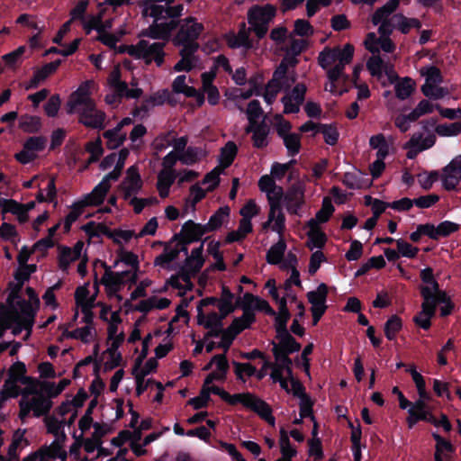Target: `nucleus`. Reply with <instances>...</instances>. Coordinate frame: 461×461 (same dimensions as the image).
<instances>
[{
	"mask_svg": "<svg viewBox=\"0 0 461 461\" xmlns=\"http://www.w3.org/2000/svg\"><path fill=\"white\" fill-rule=\"evenodd\" d=\"M36 270L37 266L35 264L19 266L18 269L14 274V279L25 283Z\"/></svg>",
	"mask_w": 461,
	"mask_h": 461,
	"instance_id": "nucleus-58",
	"label": "nucleus"
},
{
	"mask_svg": "<svg viewBox=\"0 0 461 461\" xmlns=\"http://www.w3.org/2000/svg\"><path fill=\"white\" fill-rule=\"evenodd\" d=\"M41 121L39 116L23 114L19 119V128L27 133H35L40 131Z\"/></svg>",
	"mask_w": 461,
	"mask_h": 461,
	"instance_id": "nucleus-27",
	"label": "nucleus"
},
{
	"mask_svg": "<svg viewBox=\"0 0 461 461\" xmlns=\"http://www.w3.org/2000/svg\"><path fill=\"white\" fill-rule=\"evenodd\" d=\"M282 140L289 156L294 157L300 152L302 148L300 134L290 133L289 135L282 138Z\"/></svg>",
	"mask_w": 461,
	"mask_h": 461,
	"instance_id": "nucleus-32",
	"label": "nucleus"
},
{
	"mask_svg": "<svg viewBox=\"0 0 461 461\" xmlns=\"http://www.w3.org/2000/svg\"><path fill=\"white\" fill-rule=\"evenodd\" d=\"M393 21H396V27L403 34H407L411 28L420 29L422 25L419 19L407 18L402 14H394L393 16Z\"/></svg>",
	"mask_w": 461,
	"mask_h": 461,
	"instance_id": "nucleus-26",
	"label": "nucleus"
},
{
	"mask_svg": "<svg viewBox=\"0 0 461 461\" xmlns=\"http://www.w3.org/2000/svg\"><path fill=\"white\" fill-rule=\"evenodd\" d=\"M161 26L162 23L154 21L153 23L149 26V28L141 31L140 36L149 37L154 40L167 41V35L164 33V30Z\"/></svg>",
	"mask_w": 461,
	"mask_h": 461,
	"instance_id": "nucleus-36",
	"label": "nucleus"
},
{
	"mask_svg": "<svg viewBox=\"0 0 461 461\" xmlns=\"http://www.w3.org/2000/svg\"><path fill=\"white\" fill-rule=\"evenodd\" d=\"M230 209L229 206L220 207L209 219L206 224H203L207 232L214 231L221 227L225 219L230 216Z\"/></svg>",
	"mask_w": 461,
	"mask_h": 461,
	"instance_id": "nucleus-22",
	"label": "nucleus"
},
{
	"mask_svg": "<svg viewBox=\"0 0 461 461\" xmlns=\"http://www.w3.org/2000/svg\"><path fill=\"white\" fill-rule=\"evenodd\" d=\"M421 75L426 77V81L432 84H440L443 81L440 69L436 66H429L421 69Z\"/></svg>",
	"mask_w": 461,
	"mask_h": 461,
	"instance_id": "nucleus-54",
	"label": "nucleus"
},
{
	"mask_svg": "<svg viewBox=\"0 0 461 461\" xmlns=\"http://www.w3.org/2000/svg\"><path fill=\"white\" fill-rule=\"evenodd\" d=\"M89 238H99L101 235L113 240V243L121 244L120 240L114 237V232L109 227L104 223H95V221H89L83 225L81 228Z\"/></svg>",
	"mask_w": 461,
	"mask_h": 461,
	"instance_id": "nucleus-14",
	"label": "nucleus"
},
{
	"mask_svg": "<svg viewBox=\"0 0 461 461\" xmlns=\"http://www.w3.org/2000/svg\"><path fill=\"white\" fill-rule=\"evenodd\" d=\"M206 233L207 230L203 224L188 220L182 225L180 232L173 236V240L184 238L185 243H193L201 240L202 237Z\"/></svg>",
	"mask_w": 461,
	"mask_h": 461,
	"instance_id": "nucleus-10",
	"label": "nucleus"
},
{
	"mask_svg": "<svg viewBox=\"0 0 461 461\" xmlns=\"http://www.w3.org/2000/svg\"><path fill=\"white\" fill-rule=\"evenodd\" d=\"M260 398L251 393H241L230 394L227 392L223 400L230 405L242 404L245 408L254 411Z\"/></svg>",
	"mask_w": 461,
	"mask_h": 461,
	"instance_id": "nucleus-15",
	"label": "nucleus"
},
{
	"mask_svg": "<svg viewBox=\"0 0 461 461\" xmlns=\"http://www.w3.org/2000/svg\"><path fill=\"white\" fill-rule=\"evenodd\" d=\"M176 46H182V49L179 50V56L181 58L187 59L197 63L198 57L195 54L200 49V44L198 42H184L183 44Z\"/></svg>",
	"mask_w": 461,
	"mask_h": 461,
	"instance_id": "nucleus-41",
	"label": "nucleus"
},
{
	"mask_svg": "<svg viewBox=\"0 0 461 461\" xmlns=\"http://www.w3.org/2000/svg\"><path fill=\"white\" fill-rule=\"evenodd\" d=\"M254 322L242 316L234 318L230 325L224 329L222 339L218 343V348H223L225 352L229 350L235 338L244 330L250 328Z\"/></svg>",
	"mask_w": 461,
	"mask_h": 461,
	"instance_id": "nucleus-8",
	"label": "nucleus"
},
{
	"mask_svg": "<svg viewBox=\"0 0 461 461\" xmlns=\"http://www.w3.org/2000/svg\"><path fill=\"white\" fill-rule=\"evenodd\" d=\"M329 288L326 284L321 283L316 290L307 293L308 302L312 304L311 312L312 315V325H317L328 309L327 298Z\"/></svg>",
	"mask_w": 461,
	"mask_h": 461,
	"instance_id": "nucleus-4",
	"label": "nucleus"
},
{
	"mask_svg": "<svg viewBox=\"0 0 461 461\" xmlns=\"http://www.w3.org/2000/svg\"><path fill=\"white\" fill-rule=\"evenodd\" d=\"M334 211L335 208L331 203V200L329 197H324L322 200L321 208L316 212L315 216L321 223H325L330 220Z\"/></svg>",
	"mask_w": 461,
	"mask_h": 461,
	"instance_id": "nucleus-45",
	"label": "nucleus"
},
{
	"mask_svg": "<svg viewBox=\"0 0 461 461\" xmlns=\"http://www.w3.org/2000/svg\"><path fill=\"white\" fill-rule=\"evenodd\" d=\"M93 329V327L85 326L77 328L73 331H68V330H65V331L63 332V336H65L68 339H80L83 343H88V338L91 335V330Z\"/></svg>",
	"mask_w": 461,
	"mask_h": 461,
	"instance_id": "nucleus-48",
	"label": "nucleus"
},
{
	"mask_svg": "<svg viewBox=\"0 0 461 461\" xmlns=\"http://www.w3.org/2000/svg\"><path fill=\"white\" fill-rule=\"evenodd\" d=\"M276 338L279 340L276 343L271 341L272 353L274 357L282 356H290L301 350L302 345L291 335V333L276 335Z\"/></svg>",
	"mask_w": 461,
	"mask_h": 461,
	"instance_id": "nucleus-9",
	"label": "nucleus"
},
{
	"mask_svg": "<svg viewBox=\"0 0 461 461\" xmlns=\"http://www.w3.org/2000/svg\"><path fill=\"white\" fill-rule=\"evenodd\" d=\"M460 226L459 224L450 221H441L437 226V231H438V240L440 238H447L450 236L452 233L457 231L459 230Z\"/></svg>",
	"mask_w": 461,
	"mask_h": 461,
	"instance_id": "nucleus-56",
	"label": "nucleus"
},
{
	"mask_svg": "<svg viewBox=\"0 0 461 461\" xmlns=\"http://www.w3.org/2000/svg\"><path fill=\"white\" fill-rule=\"evenodd\" d=\"M305 188L300 183L293 184L285 194V205L290 214L301 215L300 211L305 203Z\"/></svg>",
	"mask_w": 461,
	"mask_h": 461,
	"instance_id": "nucleus-7",
	"label": "nucleus"
},
{
	"mask_svg": "<svg viewBox=\"0 0 461 461\" xmlns=\"http://www.w3.org/2000/svg\"><path fill=\"white\" fill-rule=\"evenodd\" d=\"M165 46L164 42L149 43L146 40H140L136 45L128 48V54L135 59H144L147 65L155 61L158 67H161L165 61Z\"/></svg>",
	"mask_w": 461,
	"mask_h": 461,
	"instance_id": "nucleus-3",
	"label": "nucleus"
},
{
	"mask_svg": "<svg viewBox=\"0 0 461 461\" xmlns=\"http://www.w3.org/2000/svg\"><path fill=\"white\" fill-rule=\"evenodd\" d=\"M21 383L26 385V388L23 393V397L27 394L38 395L39 393H41V392H40V388L42 381L32 376H26L23 377Z\"/></svg>",
	"mask_w": 461,
	"mask_h": 461,
	"instance_id": "nucleus-53",
	"label": "nucleus"
},
{
	"mask_svg": "<svg viewBox=\"0 0 461 461\" xmlns=\"http://www.w3.org/2000/svg\"><path fill=\"white\" fill-rule=\"evenodd\" d=\"M443 171L445 172V176L442 177V185L444 189L447 191L456 190L458 183L461 181V173L458 174L451 172L450 170L445 171V167L443 168Z\"/></svg>",
	"mask_w": 461,
	"mask_h": 461,
	"instance_id": "nucleus-51",
	"label": "nucleus"
},
{
	"mask_svg": "<svg viewBox=\"0 0 461 461\" xmlns=\"http://www.w3.org/2000/svg\"><path fill=\"white\" fill-rule=\"evenodd\" d=\"M431 435L436 441L435 453L442 455L443 451L454 452L455 447L449 440L436 432H433Z\"/></svg>",
	"mask_w": 461,
	"mask_h": 461,
	"instance_id": "nucleus-61",
	"label": "nucleus"
},
{
	"mask_svg": "<svg viewBox=\"0 0 461 461\" xmlns=\"http://www.w3.org/2000/svg\"><path fill=\"white\" fill-rule=\"evenodd\" d=\"M221 169L219 167H216L204 176L203 184H210V185L207 187L208 192L213 191L219 185L221 181Z\"/></svg>",
	"mask_w": 461,
	"mask_h": 461,
	"instance_id": "nucleus-59",
	"label": "nucleus"
},
{
	"mask_svg": "<svg viewBox=\"0 0 461 461\" xmlns=\"http://www.w3.org/2000/svg\"><path fill=\"white\" fill-rule=\"evenodd\" d=\"M19 310L12 305V310L5 313H1L4 326L0 329V339L4 337L5 331L12 328V324L15 326L12 330L14 336L19 335L23 330L31 332L35 322L36 311L31 303L25 299L17 301Z\"/></svg>",
	"mask_w": 461,
	"mask_h": 461,
	"instance_id": "nucleus-1",
	"label": "nucleus"
},
{
	"mask_svg": "<svg viewBox=\"0 0 461 461\" xmlns=\"http://www.w3.org/2000/svg\"><path fill=\"white\" fill-rule=\"evenodd\" d=\"M384 67V60L378 55H373L366 62V68L373 77H381Z\"/></svg>",
	"mask_w": 461,
	"mask_h": 461,
	"instance_id": "nucleus-46",
	"label": "nucleus"
},
{
	"mask_svg": "<svg viewBox=\"0 0 461 461\" xmlns=\"http://www.w3.org/2000/svg\"><path fill=\"white\" fill-rule=\"evenodd\" d=\"M283 194H284L283 188L278 187V191L276 194V201H274V199L272 197H269L270 210H269V213H268V220L262 224V228L264 230L268 229L270 227L272 221L275 220L276 212H277V210L280 209V199L282 198Z\"/></svg>",
	"mask_w": 461,
	"mask_h": 461,
	"instance_id": "nucleus-40",
	"label": "nucleus"
},
{
	"mask_svg": "<svg viewBox=\"0 0 461 461\" xmlns=\"http://www.w3.org/2000/svg\"><path fill=\"white\" fill-rule=\"evenodd\" d=\"M409 416L406 422L409 429H412L419 421H426L430 424H435L436 417L431 411H415V409L408 410Z\"/></svg>",
	"mask_w": 461,
	"mask_h": 461,
	"instance_id": "nucleus-21",
	"label": "nucleus"
},
{
	"mask_svg": "<svg viewBox=\"0 0 461 461\" xmlns=\"http://www.w3.org/2000/svg\"><path fill=\"white\" fill-rule=\"evenodd\" d=\"M253 411L256 412L262 420H266L269 425L275 426L276 419L272 415V409L267 402L260 399Z\"/></svg>",
	"mask_w": 461,
	"mask_h": 461,
	"instance_id": "nucleus-39",
	"label": "nucleus"
},
{
	"mask_svg": "<svg viewBox=\"0 0 461 461\" xmlns=\"http://www.w3.org/2000/svg\"><path fill=\"white\" fill-rule=\"evenodd\" d=\"M176 174L172 171H160L158 176L157 189L161 198H166L169 194L171 185L175 183Z\"/></svg>",
	"mask_w": 461,
	"mask_h": 461,
	"instance_id": "nucleus-19",
	"label": "nucleus"
},
{
	"mask_svg": "<svg viewBox=\"0 0 461 461\" xmlns=\"http://www.w3.org/2000/svg\"><path fill=\"white\" fill-rule=\"evenodd\" d=\"M31 402L32 404L33 415L37 418L47 415L52 408V402L43 393L35 395Z\"/></svg>",
	"mask_w": 461,
	"mask_h": 461,
	"instance_id": "nucleus-20",
	"label": "nucleus"
},
{
	"mask_svg": "<svg viewBox=\"0 0 461 461\" xmlns=\"http://www.w3.org/2000/svg\"><path fill=\"white\" fill-rule=\"evenodd\" d=\"M422 139V135H412L411 138L404 144V149H409V150L406 153V157L409 159H414L418 153L420 152V141Z\"/></svg>",
	"mask_w": 461,
	"mask_h": 461,
	"instance_id": "nucleus-52",
	"label": "nucleus"
},
{
	"mask_svg": "<svg viewBox=\"0 0 461 461\" xmlns=\"http://www.w3.org/2000/svg\"><path fill=\"white\" fill-rule=\"evenodd\" d=\"M89 95V82H85L72 94V101L70 102L71 107L68 113L72 112L74 106L79 105L90 99Z\"/></svg>",
	"mask_w": 461,
	"mask_h": 461,
	"instance_id": "nucleus-35",
	"label": "nucleus"
},
{
	"mask_svg": "<svg viewBox=\"0 0 461 461\" xmlns=\"http://www.w3.org/2000/svg\"><path fill=\"white\" fill-rule=\"evenodd\" d=\"M276 15V7L271 4L265 5H253L248 11V23L251 26L252 32L261 40L267 32L269 23Z\"/></svg>",
	"mask_w": 461,
	"mask_h": 461,
	"instance_id": "nucleus-2",
	"label": "nucleus"
},
{
	"mask_svg": "<svg viewBox=\"0 0 461 461\" xmlns=\"http://www.w3.org/2000/svg\"><path fill=\"white\" fill-rule=\"evenodd\" d=\"M307 236L309 239L307 246L311 249H312L313 248L321 249L324 248L327 242V236L322 230L308 231Z\"/></svg>",
	"mask_w": 461,
	"mask_h": 461,
	"instance_id": "nucleus-43",
	"label": "nucleus"
},
{
	"mask_svg": "<svg viewBox=\"0 0 461 461\" xmlns=\"http://www.w3.org/2000/svg\"><path fill=\"white\" fill-rule=\"evenodd\" d=\"M319 133H321L324 141L330 146L337 144L339 133L335 124L319 123Z\"/></svg>",
	"mask_w": 461,
	"mask_h": 461,
	"instance_id": "nucleus-30",
	"label": "nucleus"
},
{
	"mask_svg": "<svg viewBox=\"0 0 461 461\" xmlns=\"http://www.w3.org/2000/svg\"><path fill=\"white\" fill-rule=\"evenodd\" d=\"M23 146L24 149L31 150L32 153L42 151L46 146V139L42 136L29 137Z\"/></svg>",
	"mask_w": 461,
	"mask_h": 461,
	"instance_id": "nucleus-55",
	"label": "nucleus"
},
{
	"mask_svg": "<svg viewBox=\"0 0 461 461\" xmlns=\"http://www.w3.org/2000/svg\"><path fill=\"white\" fill-rule=\"evenodd\" d=\"M105 113L103 111L95 113H79V122L91 129L102 130L104 128Z\"/></svg>",
	"mask_w": 461,
	"mask_h": 461,
	"instance_id": "nucleus-17",
	"label": "nucleus"
},
{
	"mask_svg": "<svg viewBox=\"0 0 461 461\" xmlns=\"http://www.w3.org/2000/svg\"><path fill=\"white\" fill-rule=\"evenodd\" d=\"M275 316V330L276 335L287 334L290 333L287 330V322L291 318L290 312H284L274 315Z\"/></svg>",
	"mask_w": 461,
	"mask_h": 461,
	"instance_id": "nucleus-60",
	"label": "nucleus"
},
{
	"mask_svg": "<svg viewBox=\"0 0 461 461\" xmlns=\"http://www.w3.org/2000/svg\"><path fill=\"white\" fill-rule=\"evenodd\" d=\"M415 83L410 77H404L395 85V95L400 100L407 99L414 91Z\"/></svg>",
	"mask_w": 461,
	"mask_h": 461,
	"instance_id": "nucleus-34",
	"label": "nucleus"
},
{
	"mask_svg": "<svg viewBox=\"0 0 461 461\" xmlns=\"http://www.w3.org/2000/svg\"><path fill=\"white\" fill-rule=\"evenodd\" d=\"M18 382H19L18 380L7 378L4 383V387H3V390L1 393V397L3 399H6L9 397H11V398L17 397L21 393V389L17 385Z\"/></svg>",
	"mask_w": 461,
	"mask_h": 461,
	"instance_id": "nucleus-49",
	"label": "nucleus"
},
{
	"mask_svg": "<svg viewBox=\"0 0 461 461\" xmlns=\"http://www.w3.org/2000/svg\"><path fill=\"white\" fill-rule=\"evenodd\" d=\"M420 293L423 299L421 308L424 315L435 316L438 304L451 302L450 297L443 290L434 294L429 286H420Z\"/></svg>",
	"mask_w": 461,
	"mask_h": 461,
	"instance_id": "nucleus-6",
	"label": "nucleus"
},
{
	"mask_svg": "<svg viewBox=\"0 0 461 461\" xmlns=\"http://www.w3.org/2000/svg\"><path fill=\"white\" fill-rule=\"evenodd\" d=\"M400 0H389L385 5L377 8L372 15V23L378 25L384 21H390L388 17L398 8Z\"/></svg>",
	"mask_w": 461,
	"mask_h": 461,
	"instance_id": "nucleus-18",
	"label": "nucleus"
},
{
	"mask_svg": "<svg viewBox=\"0 0 461 461\" xmlns=\"http://www.w3.org/2000/svg\"><path fill=\"white\" fill-rule=\"evenodd\" d=\"M366 205L372 206L373 215L380 217V215L385 211L386 208H390L391 203H386L377 198L373 199L371 196L366 195L365 197Z\"/></svg>",
	"mask_w": 461,
	"mask_h": 461,
	"instance_id": "nucleus-57",
	"label": "nucleus"
},
{
	"mask_svg": "<svg viewBox=\"0 0 461 461\" xmlns=\"http://www.w3.org/2000/svg\"><path fill=\"white\" fill-rule=\"evenodd\" d=\"M396 247L397 250L402 257H405L408 258H416L420 249L418 247H414L406 240L402 239L396 240Z\"/></svg>",
	"mask_w": 461,
	"mask_h": 461,
	"instance_id": "nucleus-47",
	"label": "nucleus"
},
{
	"mask_svg": "<svg viewBox=\"0 0 461 461\" xmlns=\"http://www.w3.org/2000/svg\"><path fill=\"white\" fill-rule=\"evenodd\" d=\"M81 203L78 201L75 202L72 205L71 211L65 217L64 221V232H68L71 229L72 224L79 218L83 213L85 207H81Z\"/></svg>",
	"mask_w": 461,
	"mask_h": 461,
	"instance_id": "nucleus-42",
	"label": "nucleus"
},
{
	"mask_svg": "<svg viewBox=\"0 0 461 461\" xmlns=\"http://www.w3.org/2000/svg\"><path fill=\"white\" fill-rule=\"evenodd\" d=\"M222 319L216 312H212L207 315L204 314L203 310L197 307V323L203 325L204 328L223 327Z\"/></svg>",
	"mask_w": 461,
	"mask_h": 461,
	"instance_id": "nucleus-24",
	"label": "nucleus"
},
{
	"mask_svg": "<svg viewBox=\"0 0 461 461\" xmlns=\"http://www.w3.org/2000/svg\"><path fill=\"white\" fill-rule=\"evenodd\" d=\"M203 241L198 248L194 249L191 252V256L187 257L185 260L186 267L193 266L191 269L193 274L199 273L203 266L204 259L203 258Z\"/></svg>",
	"mask_w": 461,
	"mask_h": 461,
	"instance_id": "nucleus-28",
	"label": "nucleus"
},
{
	"mask_svg": "<svg viewBox=\"0 0 461 461\" xmlns=\"http://www.w3.org/2000/svg\"><path fill=\"white\" fill-rule=\"evenodd\" d=\"M61 62V59H58L54 61L45 64L41 68L36 70L29 81L26 89L37 88L41 81L45 80L49 76L56 72Z\"/></svg>",
	"mask_w": 461,
	"mask_h": 461,
	"instance_id": "nucleus-12",
	"label": "nucleus"
},
{
	"mask_svg": "<svg viewBox=\"0 0 461 461\" xmlns=\"http://www.w3.org/2000/svg\"><path fill=\"white\" fill-rule=\"evenodd\" d=\"M435 131L443 137L456 136L461 133V122L438 124Z\"/></svg>",
	"mask_w": 461,
	"mask_h": 461,
	"instance_id": "nucleus-37",
	"label": "nucleus"
},
{
	"mask_svg": "<svg viewBox=\"0 0 461 461\" xmlns=\"http://www.w3.org/2000/svg\"><path fill=\"white\" fill-rule=\"evenodd\" d=\"M210 400L211 396L207 391V386L203 384L200 394L196 397L191 398L188 401V404L192 405L194 410H200L202 408L207 407Z\"/></svg>",
	"mask_w": 461,
	"mask_h": 461,
	"instance_id": "nucleus-50",
	"label": "nucleus"
},
{
	"mask_svg": "<svg viewBox=\"0 0 461 461\" xmlns=\"http://www.w3.org/2000/svg\"><path fill=\"white\" fill-rule=\"evenodd\" d=\"M202 152L201 148L189 146L179 155V161L184 165L192 166L198 161Z\"/></svg>",
	"mask_w": 461,
	"mask_h": 461,
	"instance_id": "nucleus-38",
	"label": "nucleus"
},
{
	"mask_svg": "<svg viewBox=\"0 0 461 461\" xmlns=\"http://www.w3.org/2000/svg\"><path fill=\"white\" fill-rule=\"evenodd\" d=\"M402 321L398 315L393 314L389 317L384 323V329L386 339L389 340H394L396 334L402 330Z\"/></svg>",
	"mask_w": 461,
	"mask_h": 461,
	"instance_id": "nucleus-29",
	"label": "nucleus"
},
{
	"mask_svg": "<svg viewBox=\"0 0 461 461\" xmlns=\"http://www.w3.org/2000/svg\"><path fill=\"white\" fill-rule=\"evenodd\" d=\"M238 153V147L233 141H228L224 147L221 149L220 167L222 169L228 168L233 163Z\"/></svg>",
	"mask_w": 461,
	"mask_h": 461,
	"instance_id": "nucleus-23",
	"label": "nucleus"
},
{
	"mask_svg": "<svg viewBox=\"0 0 461 461\" xmlns=\"http://www.w3.org/2000/svg\"><path fill=\"white\" fill-rule=\"evenodd\" d=\"M258 297V296L247 292L244 294L243 297H238L235 302L237 308H240L243 311L241 316L250 320V321H256L254 305L256 304Z\"/></svg>",
	"mask_w": 461,
	"mask_h": 461,
	"instance_id": "nucleus-16",
	"label": "nucleus"
},
{
	"mask_svg": "<svg viewBox=\"0 0 461 461\" xmlns=\"http://www.w3.org/2000/svg\"><path fill=\"white\" fill-rule=\"evenodd\" d=\"M118 257L119 258L114 262L113 267H115L119 261L124 263L125 265L131 267L133 270L139 271L140 269V261L138 256L131 252L127 251L123 248L118 249Z\"/></svg>",
	"mask_w": 461,
	"mask_h": 461,
	"instance_id": "nucleus-31",
	"label": "nucleus"
},
{
	"mask_svg": "<svg viewBox=\"0 0 461 461\" xmlns=\"http://www.w3.org/2000/svg\"><path fill=\"white\" fill-rule=\"evenodd\" d=\"M143 186V181L141 179L139 168L137 166H131L126 170V176L118 185V189H126L133 193L134 194H139Z\"/></svg>",
	"mask_w": 461,
	"mask_h": 461,
	"instance_id": "nucleus-11",
	"label": "nucleus"
},
{
	"mask_svg": "<svg viewBox=\"0 0 461 461\" xmlns=\"http://www.w3.org/2000/svg\"><path fill=\"white\" fill-rule=\"evenodd\" d=\"M60 97L59 95H53L44 104V111L49 117H55L60 108Z\"/></svg>",
	"mask_w": 461,
	"mask_h": 461,
	"instance_id": "nucleus-63",
	"label": "nucleus"
},
{
	"mask_svg": "<svg viewBox=\"0 0 461 461\" xmlns=\"http://www.w3.org/2000/svg\"><path fill=\"white\" fill-rule=\"evenodd\" d=\"M309 455L313 456L314 461H321L323 458L322 443L321 438H312L308 441Z\"/></svg>",
	"mask_w": 461,
	"mask_h": 461,
	"instance_id": "nucleus-64",
	"label": "nucleus"
},
{
	"mask_svg": "<svg viewBox=\"0 0 461 461\" xmlns=\"http://www.w3.org/2000/svg\"><path fill=\"white\" fill-rule=\"evenodd\" d=\"M313 404L314 402L310 396H305L304 398L300 400V416L302 418H310L312 420H315V416L313 415Z\"/></svg>",
	"mask_w": 461,
	"mask_h": 461,
	"instance_id": "nucleus-62",
	"label": "nucleus"
},
{
	"mask_svg": "<svg viewBox=\"0 0 461 461\" xmlns=\"http://www.w3.org/2000/svg\"><path fill=\"white\" fill-rule=\"evenodd\" d=\"M269 127L263 120V126L255 131L252 134L253 147L256 149H264L268 145L267 137L269 134Z\"/></svg>",
	"mask_w": 461,
	"mask_h": 461,
	"instance_id": "nucleus-33",
	"label": "nucleus"
},
{
	"mask_svg": "<svg viewBox=\"0 0 461 461\" xmlns=\"http://www.w3.org/2000/svg\"><path fill=\"white\" fill-rule=\"evenodd\" d=\"M109 189L105 186L104 183H99L96 185L93 190L86 194L83 199L79 200V203H81V207H88V206H98L101 205L108 193Z\"/></svg>",
	"mask_w": 461,
	"mask_h": 461,
	"instance_id": "nucleus-13",
	"label": "nucleus"
},
{
	"mask_svg": "<svg viewBox=\"0 0 461 461\" xmlns=\"http://www.w3.org/2000/svg\"><path fill=\"white\" fill-rule=\"evenodd\" d=\"M176 35L173 39L174 45L183 44L184 42H197L200 35L204 31V26L197 23L195 17L189 16L185 18Z\"/></svg>",
	"mask_w": 461,
	"mask_h": 461,
	"instance_id": "nucleus-5",
	"label": "nucleus"
},
{
	"mask_svg": "<svg viewBox=\"0 0 461 461\" xmlns=\"http://www.w3.org/2000/svg\"><path fill=\"white\" fill-rule=\"evenodd\" d=\"M285 250L286 243L283 239H280L268 249L266 256L267 262L270 265H277L281 263Z\"/></svg>",
	"mask_w": 461,
	"mask_h": 461,
	"instance_id": "nucleus-25",
	"label": "nucleus"
},
{
	"mask_svg": "<svg viewBox=\"0 0 461 461\" xmlns=\"http://www.w3.org/2000/svg\"><path fill=\"white\" fill-rule=\"evenodd\" d=\"M337 49L325 48L319 55V65L326 69L330 64L339 61Z\"/></svg>",
	"mask_w": 461,
	"mask_h": 461,
	"instance_id": "nucleus-44",
	"label": "nucleus"
}]
</instances>
